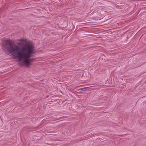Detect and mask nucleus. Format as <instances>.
Listing matches in <instances>:
<instances>
[{
	"mask_svg": "<svg viewBox=\"0 0 146 146\" xmlns=\"http://www.w3.org/2000/svg\"><path fill=\"white\" fill-rule=\"evenodd\" d=\"M18 41L20 42L17 43V44L22 46L20 48L9 40H6L2 44L3 49L5 52L11 54L13 56L17 57L20 62L19 65L28 66L31 63L35 61L34 58H30L35 52L34 46L32 42L26 39H22Z\"/></svg>",
	"mask_w": 146,
	"mask_h": 146,
	"instance_id": "nucleus-1",
	"label": "nucleus"
},
{
	"mask_svg": "<svg viewBox=\"0 0 146 146\" xmlns=\"http://www.w3.org/2000/svg\"><path fill=\"white\" fill-rule=\"evenodd\" d=\"M88 88H82L80 89V90H81L83 91V90H85V89H86Z\"/></svg>",
	"mask_w": 146,
	"mask_h": 146,
	"instance_id": "nucleus-2",
	"label": "nucleus"
}]
</instances>
